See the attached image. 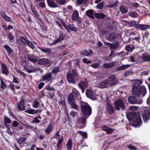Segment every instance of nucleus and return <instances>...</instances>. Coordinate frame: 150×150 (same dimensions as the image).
<instances>
[{"instance_id": "nucleus-44", "label": "nucleus", "mask_w": 150, "mask_h": 150, "mask_svg": "<svg viewBox=\"0 0 150 150\" xmlns=\"http://www.w3.org/2000/svg\"><path fill=\"white\" fill-rule=\"evenodd\" d=\"M16 70L18 74H20L21 75L23 76L24 77H25L26 76L25 74L24 73L20 70L18 68H16Z\"/></svg>"}, {"instance_id": "nucleus-49", "label": "nucleus", "mask_w": 150, "mask_h": 150, "mask_svg": "<svg viewBox=\"0 0 150 150\" xmlns=\"http://www.w3.org/2000/svg\"><path fill=\"white\" fill-rule=\"evenodd\" d=\"M137 108V107L135 106H132L129 108V109L130 111H133L136 110Z\"/></svg>"}, {"instance_id": "nucleus-13", "label": "nucleus", "mask_w": 150, "mask_h": 150, "mask_svg": "<svg viewBox=\"0 0 150 150\" xmlns=\"http://www.w3.org/2000/svg\"><path fill=\"white\" fill-rule=\"evenodd\" d=\"M42 79L44 81H49L52 79V74L50 73H47L43 76Z\"/></svg>"}, {"instance_id": "nucleus-59", "label": "nucleus", "mask_w": 150, "mask_h": 150, "mask_svg": "<svg viewBox=\"0 0 150 150\" xmlns=\"http://www.w3.org/2000/svg\"><path fill=\"white\" fill-rule=\"evenodd\" d=\"M137 24V22L135 21H131L130 23V25L132 26H133L136 25Z\"/></svg>"}, {"instance_id": "nucleus-47", "label": "nucleus", "mask_w": 150, "mask_h": 150, "mask_svg": "<svg viewBox=\"0 0 150 150\" xmlns=\"http://www.w3.org/2000/svg\"><path fill=\"white\" fill-rule=\"evenodd\" d=\"M134 48V47H131L129 45H127L125 47L126 50L127 51H131L132 50H133Z\"/></svg>"}, {"instance_id": "nucleus-10", "label": "nucleus", "mask_w": 150, "mask_h": 150, "mask_svg": "<svg viewBox=\"0 0 150 150\" xmlns=\"http://www.w3.org/2000/svg\"><path fill=\"white\" fill-rule=\"evenodd\" d=\"M106 110L107 112L109 114H111L114 113V108L111 104L106 105Z\"/></svg>"}, {"instance_id": "nucleus-12", "label": "nucleus", "mask_w": 150, "mask_h": 150, "mask_svg": "<svg viewBox=\"0 0 150 150\" xmlns=\"http://www.w3.org/2000/svg\"><path fill=\"white\" fill-rule=\"evenodd\" d=\"M66 35L64 34H63L62 33H60L59 36L58 38L55 40L52 43L53 44H55L56 43L60 42L63 40L65 38Z\"/></svg>"}, {"instance_id": "nucleus-33", "label": "nucleus", "mask_w": 150, "mask_h": 150, "mask_svg": "<svg viewBox=\"0 0 150 150\" xmlns=\"http://www.w3.org/2000/svg\"><path fill=\"white\" fill-rule=\"evenodd\" d=\"M43 52L49 53L50 52V49L48 48L42 47V48H39Z\"/></svg>"}, {"instance_id": "nucleus-24", "label": "nucleus", "mask_w": 150, "mask_h": 150, "mask_svg": "<svg viewBox=\"0 0 150 150\" xmlns=\"http://www.w3.org/2000/svg\"><path fill=\"white\" fill-rule=\"evenodd\" d=\"M86 95L88 98H91L93 96V93L92 91L87 89L86 91Z\"/></svg>"}, {"instance_id": "nucleus-5", "label": "nucleus", "mask_w": 150, "mask_h": 150, "mask_svg": "<svg viewBox=\"0 0 150 150\" xmlns=\"http://www.w3.org/2000/svg\"><path fill=\"white\" fill-rule=\"evenodd\" d=\"M126 102V100L124 98L123 99H119L116 100L114 103V106L115 109L117 110H119L120 108L123 110L125 108L124 103Z\"/></svg>"}, {"instance_id": "nucleus-54", "label": "nucleus", "mask_w": 150, "mask_h": 150, "mask_svg": "<svg viewBox=\"0 0 150 150\" xmlns=\"http://www.w3.org/2000/svg\"><path fill=\"white\" fill-rule=\"evenodd\" d=\"M21 41L24 44H26L28 41L24 38L22 37L21 38Z\"/></svg>"}, {"instance_id": "nucleus-22", "label": "nucleus", "mask_w": 150, "mask_h": 150, "mask_svg": "<svg viewBox=\"0 0 150 150\" xmlns=\"http://www.w3.org/2000/svg\"><path fill=\"white\" fill-rule=\"evenodd\" d=\"M0 14L5 20L9 22L11 21V19L9 17L7 16L3 11H0Z\"/></svg>"}, {"instance_id": "nucleus-41", "label": "nucleus", "mask_w": 150, "mask_h": 150, "mask_svg": "<svg viewBox=\"0 0 150 150\" xmlns=\"http://www.w3.org/2000/svg\"><path fill=\"white\" fill-rule=\"evenodd\" d=\"M71 30L76 31L78 30V29L73 25H69V28Z\"/></svg>"}, {"instance_id": "nucleus-4", "label": "nucleus", "mask_w": 150, "mask_h": 150, "mask_svg": "<svg viewBox=\"0 0 150 150\" xmlns=\"http://www.w3.org/2000/svg\"><path fill=\"white\" fill-rule=\"evenodd\" d=\"M82 112L84 115L88 117L91 113V110L90 106L86 103L80 102Z\"/></svg>"}, {"instance_id": "nucleus-16", "label": "nucleus", "mask_w": 150, "mask_h": 150, "mask_svg": "<svg viewBox=\"0 0 150 150\" xmlns=\"http://www.w3.org/2000/svg\"><path fill=\"white\" fill-rule=\"evenodd\" d=\"M68 101L69 104L75 102L74 96L73 93H71L69 95L68 97Z\"/></svg>"}, {"instance_id": "nucleus-48", "label": "nucleus", "mask_w": 150, "mask_h": 150, "mask_svg": "<svg viewBox=\"0 0 150 150\" xmlns=\"http://www.w3.org/2000/svg\"><path fill=\"white\" fill-rule=\"evenodd\" d=\"M104 5V3L103 2H102L100 3L99 4L97 5V8L100 9H102Z\"/></svg>"}, {"instance_id": "nucleus-61", "label": "nucleus", "mask_w": 150, "mask_h": 150, "mask_svg": "<svg viewBox=\"0 0 150 150\" xmlns=\"http://www.w3.org/2000/svg\"><path fill=\"white\" fill-rule=\"evenodd\" d=\"M8 39L11 40H13L14 38L13 36L11 33H9L8 35Z\"/></svg>"}, {"instance_id": "nucleus-23", "label": "nucleus", "mask_w": 150, "mask_h": 150, "mask_svg": "<svg viewBox=\"0 0 150 150\" xmlns=\"http://www.w3.org/2000/svg\"><path fill=\"white\" fill-rule=\"evenodd\" d=\"M86 119L83 117L80 118L78 119V122L80 124L82 125L81 127H83L86 126Z\"/></svg>"}, {"instance_id": "nucleus-2", "label": "nucleus", "mask_w": 150, "mask_h": 150, "mask_svg": "<svg viewBox=\"0 0 150 150\" xmlns=\"http://www.w3.org/2000/svg\"><path fill=\"white\" fill-rule=\"evenodd\" d=\"M127 118L132 122V125L136 127H139L142 124V120L140 114L132 112L127 115Z\"/></svg>"}, {"instance_id": "nucleus-51", "label": "nucleus", "mask_w": 150, "mask_h": 150, "mask_svg": "<svg viewBox=\"0 0 150 150\" xmlns=\"http://www.w3.org/2000/svg\"><path fill=\"white\" fill-rule=\"evenodd\" d=\"M26 44H27L29 46V47L31 48H32V49L34 48V45L32 43V42L30 41H28Z\"/></svg>"}, {"instance_id": "nucleus-11", "label": "nucleus", "mask_w": 150, "mask_h": 150, "mask_svg": "<svg viewBox=\"0 0 150 150\" xmlns=\"http://www.w3.org/2000/svg\"><path fill=\"white\" fill-rule=\"evenodd\" d=\"M150 26L149 25H143L139 24L137 25L136 26V28L138 30H141L144 31L146 29L149 28Z\"/></svg>"}, {"instance_id": "nucleus-35", "label": "nucleus", "mask_w": 150, "mask_h": 150, "mask_svg": "<svg viewBox=\"0 0 150 150\" xmlns=\"http://www.w3.org/2000/svg\"><path fill=\"white\" fill-rule=\"evenodd\" d=\"M25 112L30 114H33L37 113V111L34 109H29L25 111Z\"/></svg>"}, {"instance_id": "nucleus-25", "label": "nucleus", "mask_w": 150, "mask_h": 150, "mask_svg": "<svg viewBox=\"0 0 150 150\" xmlns=\"http://www.w3.org/2000/svg\"><path fill=\"white\" fill-rule=\"evenodd\" d=\"M2 73L6 75H7L8 73V71L6 65L5 64L1 65Z\"/></svg>"}, {"instance_id": "nucleus-32", "label": "nucleus", "mask_w": 150, "mask_h": 150, "mask_svg": "<svg viewBox=\"0 0 150 150\" xmlns=\"http://www.w3.org/2000/svg\"><path fill=\"white\" fill-rule=\"evenodd\" d=\"M72 141L71 140L69 139L67 144V149L69 150H71L72 145Z\"/></svg>"}, {"instance_id": "nucleus-19", "label": "nucleus", "mask_w": 150, "mask_h": 150, "mask_svg": "<svg viewBox=\"0 0 150 150\" xmlns=\"http://www.w3.org/2000/svg\"><path fill=\"white\" fill-rule=\"evenodd\" d=\"M103 130L106 132V133L108 134H110L113 132V129L106 126H104L103 127Z\"/></svg>"}, {"instance_id": "nucleus-27", "label": "nucleus", "mask_w": 150, "mask_h": 150, "mask_svg": "<svg viewBox=\"0 0 150 150\" xmlns=\"http://www.w3.org/2000/svg\"><path fill=\"white\" fill-rule=\"evenodd\" d=\"M94 15L95 17L99 19L103 18L105 16V15L103 13H94Z\"/></svg>"}, {"instance_id": "nucleus-21", "label": "nucleus", "mask_w": 150, "mask_h": 150, "mask_svg": "<svg viewBox=\"0 0 150 150\" xmlns=\"http://www.w3.org/2000/svg\"><path fill=\"white\" fill-rule=\"evenodd\" d=\"M48 6L51 7L56 8L57 5L54 2V0H47Z\"/></svg>"}, {"instance_id": "nucleus-50", "label": "nucleus", "mask_w": 150, "mask_h": 150, "mask_svg": "<svg viewBox=\"0 0 150 150\" xmlns=\"http://www.w3.org/2000/svg\"><path fill=\"white\" fill-rule=\"evenodd\" d=\"M116 4L114 2V3H112L107 6V7L108 8H112L115 6L116 5Z\"/></svg>"}, {"instance_id": "nucleus-18", "label": "nucleus", "mask_w": 150, "mask_h": 150, "mask_svg": "<svg viewBox=\"0 0 150 150\" xmlns=\"http://www.w3.org/2000/svg\"><path fill=\"white\" fill-rule=\"evenodd\" d=\"M67 79L69 82L70 83H74V77L71 73H69L67 74Z\"/></svg>"}, {"instance_id": "nucleus-52", "label": "nucleus", "mask_w": 150, "mask_h": 150, "mask_svg": "<svg viewBox=\"0 0 150 150\" xmlns=\"http://www.w3.org/2000/svg\"><path fill=\"white\" fill-rule=\"evenodd\" d=\"M4 122H6L7 123H9L11 122V120L8 118L6 117V116H4Z\"/></svg>"}, {"instance_id": "nucleus-45", "label": "nucleus", "mask_w": 150, "mask_h": 150, "mask_svg": "<svg viewBox=\"0 0 150 150\" xmlns=\"http://www.w3.org/2000/svg\"><path fill=\"white\" fill-rule=\"evenodd\" d=\"M1 81V88H5L6 87L7 85L3 81L2 79H0Z\"/></svg>"}, {"instance_id": "nucleus-62", "label": "nucleus", "mask_w": 150, "mask_h": 150, "mask_svg": "<svg viewBox=\"0 0 150 150\" xmlns=\"http://www.w3.org/2000/svg\"><path fill=\"white\" fill-rule=\"evenodd\" d=\"M39 6L42 8H45V4L43 1H42V2L41 3H39Z\"/></svg>"}, {"instance_id": "nucleus-9", "label": "nucleus", "mask_w": 150, "mask_h": 150, "mask_svg": "<svg viewBox=\"0 0 150 150\" xmlns=\"http://www.w3.org/2000/svg\"><path fill=\"white\" fill-rule=\"evenodd\" d=\"M72 18L73 20L77 21L78 22L80 21V18L79 16V13L77 11H75L73 13Z\"/></svg>"}, {"instance_id": "nucleus-63", "label": "nucleus", "mask_w": 150, "mask_h": 150, "mask_svg": "<svg viewBox=\"0 0 150 150\" xmlns=\"http://www.w3.org/2000/svg\"><path fill=\"white\" fill-rule=\"evenodd\" d=\"M33 106L35 108H37L38 107V100H35V101L34 103L33 104Z\"/></svg>"}, {"instance_id": "nucleus-36", "label": "nucleus", "mask_w": 150, "mask_h": 150, "mask_svg": "<svg viewBox=\"0 0 150 150\" xmlns=\"http://www.w3.org/2000/svg\"><path fill=\"white\" fill-rule=\"evenodd\" d=\"M116 35L115 34H111L109 35L108 38V40L110 41H111L114 40L116 37Z\"/></svg>"}, {"instance_id": "nucleus-17", "label": "nucleus", "mask_w": 150, "mask_h": 150, "mask_svg": "<svg viewBox=\"0 0 150 150\" xmlns=\"http://www.w3.org/2000/svg\"><path fill=\"white\" fill-rule=\"evenodd\" d=\"M28 58L30 61L33 62H36L37 61V57L34 55L28 54L27 56Z\"/></svg>"}, {"instance_id": "nucleus-64", "label": "nucleus", "mask_w": 150, "mask_h": 150, "mask_svg": "<svg viewBox=\"0 0 150 150\" xmlns=\"http://www.w3.org/2000/svg\"><path fill=\"white\" fill-rule=\"evenodd\" d=\"M63 138L62 137L58 138V143L61 144L62 142Z\"/></svg>"}, {"instance_id": "nucleus-20", "label": "nucleus", "mask_w": 150, "mask_h": 150, "mask_svg": "<svg viewBox=\"0 0 150 150\" xmlns=\"http://www.w3.org/2000/svg\"><path fill=\"white\" fill-rule=\"evenodd\" d=\"M105 44L108 46L110 48L115 49L118 47L119 45L117 44H112L109 43L105 42Z\"/></svg>"}, {"instance_id": "nucleus-14", "label": "nucleus", "mask_w": 150, "mask_h": 150, "mask_svg": "<svg viewBox=\"0 0 150 150\" xmlns=\"http://www.w3.org/2000/svg\"><path fill=\"white\" fill-rule=\"evenodd\" d=\"M40 64L45 65L49 64H50L49 60L46 58H43L42 59L38 60V64Z\"/></svg>"}, {"instance_id": "nucleus-7", "label": "nucleus", "mask_w": 150, "mask_h": 150, "mask_svg": "<svg viewBox=\"0 0 150 150\" xmlns=\"http://www.w3.org/2000/svg\"><path fill=\"white\" fill-rule=\"evenodd\" d=\"M128 101L129 103L132 104H134L136 103L141 104L142 102V101L141 100L138 101L136 97L132 96H129L128 97Z\"/></svg>"}, {"instance_id": "nucleus-1", "label": "nucleus", "mask_w": 150, "mask_h": 150, "mask_svg": "<svg viewBox=\"0 0 150 150\" xmlns=\"http://www.w3.org/2000/svg\"><path fill=\"white\" fill-rule=\"evenodd\" d=\"M142 83L141 80H137L133 83V93L134 95L137 96H144L146 92L145 87L143 86H141L140 85Z\"/></svg>"}, {"instance_id": "nucleus-43", "label": "nucleus", "mask_w": 150, "mask_h": 150, "mask_svg": "<svg viewBox=\"0 0 150 150\" xmlns=\"http://www.w3.org/2000/svg\"><path fill=\"white\" fill-rule=\"evenodd\" d=\"M70 104L71 105L72 108L77 110H78V106L75 102L71 103Z\"/></svg>"}, {"instance_id": "nucleus-58", "label": "nucleus", "mask_w": 150, "mask_h": 150, "mask_svg": "<svg viewBox=\"0 0 150 150\" xmlns=\"http://www.w3.org/2000/svg\"><path fill=\"white\" fill-rule=\"evenodd\" d=\"M77 113L76 112L72 111L70 113V115L72 117H74L76 115Z\"/></svg>"}, {"instance_id": "nucleus-37", "label": "nucleus", "mask_w": 150, "mask_h": 150, "mask_svg": "<svg viewBox=\"0 0 150 150\" xmlns=\"http://www.w3.org/2000/svg\"><path fill=\"white\" fill-rule=\"evenodd\" d=\"M59 70V69L58 67H55L52 70V73L54 74H56L57 73Z\"/></svg>"}, {"instance_id": "nucleus-26", "label": "nucleus", "mask_w": 150, "mask_h": 150, "mask_svg": "<svg viewBox=\"0 0 150 150\" xmlns=\"http://www.w3.org/2000/svg\"><path fill=\"white\" fill-rule=\"evenodd\" d=\"M142 60L146 62L150 61V55L145 54L142 56Z\"/></svg>"}, {"instance_id": "nucleus-40", "label": "nucleus", "mask_w": 150, "mask_h": 150, "mask_svg": "<svg viewBox=\"0 0 150 150\" xmlns=\"http://www.w3.org/2000/svg\"><path fill=\"white\" fill-rule=\"evenodd\" d=\"M129 16L132 18H135L137 16V13L134 12H132L129 13Z\"/></svg>"}, {"instance_id": "nucleus-34", "label": "nucleus", "mask_w": 150, "mask_h": 150, "mask_svg": "<svg viewBox=\"0 0 150 150\" xmlns=\"http://www.w3.org/2000/svg\"><path fill=\"white\" fill-rule=\"evenodd\" d=\"M4 47L7 50L9 54H11L12 53L13 50L9 46L7 45H5L4 46Z\"/></svg>"}, {"instance_id": "nucleus-3", "label": "nucleus", "mask_w": 150, "mask_h": 150, "mask_svg": "<svg viewBox=\"0 0 150 150\" xmlns=\"http://www.w3.org/2000/svg\"><path fill=\"white\" fill-rule=\"evenodd\" d=\"M117 82L115 76L114 75L109 76L108 79L101 81L98 84V87L103 88L109 86L112 87L115 85Z\"/></svg>"}, {"instance_id": "nucleus-30", "label": "nucleus", "mask_w": 150, "mask_h": 150, "mask_svg": "<svg viewBox=\"0 0 150 150\" xmlns=\"http://www.w3.org/2000/svg\"><path fill=\"white\" fill-rule=\"evenodd\" d=\"M114 65V62L106 63L104 64V67L106 68H110L112 67Z\"/></svg>"}, {"instance_id": "nucleus-15", "label": "nucleus", "mask_w": 150, "mask_h": 150, "mask_svg": "<svg viewBox=\"0 0 150 150\" xmlns=\"http://www.w3.org/2000/svg\"><path fill=\"white\" fill-rule=\"evenodd\" d=\"M93 54V52L91 50H90L89 52H88L85 50H83L80 52L81 54L83 56H91Z\"/></svg>"}, {"instance_id": "nucleus-28", "label": "nucleus", "mask_w": 150, "mask_h": 150, "mask_svg": "<svg viewBox=\"0 0 150 150\" xmlns=\"http://www.w3.org/2000/svg\"><path fill=\"white\" fill-rule=\"evenodd\" d=\"M87 15L90 18H94L93 12L92 10H89L87 11L86 13Z\"/></svg>"}, {"instance_id": "nucleus-39", "label": "nucleus", "mask_w": 150, "mask_h": 150, "mask_svg": "<svg viewBox=\"0 0 150 150\" xmlns=\"http://www.w3.org/2000/svg\"><path fill=\"white\" fill-rule=\"evenodd\" d=\"M56 2L61 5H63L66 3V0H55Z\"/></svg>"}, {"instance_id": "nucleus-56", "label": "nucleus", "mask_w": 150, "mask_h": 150, "mask_svg": "<svg viewBox=\"0 0 150 150\" xmlns=\"http://www.w3.org/2000/svg\"><path fill=\"white\" fill-rule=\"evenodd\" d=\"M130 65L129 64L123 65L122 66L123 70L129 67Z\"/></svg>"}, {"instance_id": "nucleus-42", "label": "nucleus", "mask_w": 150, "mask_h": 150, "mask_svg": "<svg viewBox=\"0 0 150 150\" xmlns=\"http://www.w3.org/2000/svg\"><path fill=\"white\" fill-rule=\"evenodd\" d=\"M90 66L95 69L98 68L100 67L99 64L98 63H92L91 64Z\"/></svg>"}, {"instance_id": "nucleus-31", "label": "nucleus", "mask_w": 150, "mask_h": 150, "mask_svg": "<svg viewBox=\"0 0 150 150\" xmlns=\"http://www.w3.org/2000/svg\"><path fill=\"white\" fill-rule=\"evenodd\" d=\"M52 125L50 124L48 125L47 129H45V132L47 134L50 133L51 131L52 130Z\"/></svg>"}, {"instance_id": "nucleus-53", "label": "nucleus", "mask_w": 150, "mask_h": 150, "mask_svg": "<svg viewBox=\"0 0 150 150\" xmlns=\"http://www.w3.org/2000/svg\"><path fill=\"white\" fill-rule=\"evenodd\" d=\"M25 138H22L19 139L18 141V142L19 144H21L23 142L25 141Z\"/></svg>"}, {"instance_id": "nucleus-6", "label": "nucleus", "mask_w": 150, "mask_h": 150, "mask_svg": "<svg viewBox=\"0 0 150 150\" xmlns=\"http://www.w3.org/2000/svg\"><path fill=\"white\" fill-rule=\"evenodd\" d=\"M142 117L145 123L148 122L150 119V108H146L144 109L143 112Z\"/></svg>"}, {"instance_id": "nucleus-8", "label": "nucleus", "mask_w": 150, "mask_h": 150, "mask_svg": "<svg viewBox=\"0 0 150 150\" xmlns=\"http://www.w3.org/2000/svg\"><path fill=\"white\" fill-rule=\"evenodd\" d=\"M78 86L82 90V93H83L84 89L87 86L88 83L86 81H81L78 84Z\"/></svg>"}, {"instance_id": "nucleus-57", "label": "nucleus", "mask_w": 150, "mask_h": 150, "mask_svg": "<svg viewBox=\"0 0 150 150\" xmlns=\"http://www.w3.org/2000/svg\"><path fill=\"white\" fill-rule=\"evenodd\" d=\"M18 110H22L24 108V107L23 105H21L20 104H18Z\"/></svg>"}, {"instance_id": "nucleus-38", "label": "nucleus", "mask_w": 150, "mask_h": 150, "mask_svg": "<svg viewBox=\"0 0 150 150\" xmlns=\"http://www.w3.org/2000/svg\"><path fill=\"white\" fill-rule=\"evenodd\" d=\"M127 146L128 149L130 150H136L137 149L132 144L127 145Z\"/></svg>"}, {"instance_id": "nucleus-60", "label": "nucleus", "mask_w": 150, "mask_h": 150, "mask_svg": "<svg viewBox=\"0 0 150 150\" xmlns=\"http://www.w3.org/2000/svg\"><path fill=\"white\" fill-rule=\"evenodd\" d=\"M72 73L73 75L74 76H78V73L76 69H73L72 71Z\"/></svg>"}, {"instance_id": "nucleus-46", "label": "nucleus", "mask_w": 150, "mask_h": 150, "mask_svg": "<svg viewBox=\"0 0 150 150\" xmlns=\"http://www.w3.org/2000/svg\"><path fill=\"white\" fill-rule=\"evenodd\" d=\"M78 132L83 136L84 138H86L87 137V134L86 132H83L81 131H79Z\"/></svg>"}, {"instance_id": "nucleus-55", "label": "nucleus", "mask_w": 150, "mask_h": 150, "mask_svg": "<svg viewBox=\"0 0 150 150\" xmlns=\"http://www.w3.org/2000/svg\"><path fill=\"white\" fill-rule=\"evenodd\" d=\"M19 125V123L16 121H14L12 124V126L13 127H16Z\"/></svg>"}, {"instance_id": "nucleus-29", "label": "nucleus", "mask_w": 150, "mask_h": 150, "mask_svg": "<svg viewBox=\"0 0 150 150\" xmlns=\"http://www.w3.org/2000/svg\"><path fill=\"white\" fill-rule=\"evenodd\" d=\"M120 11L122 13H126L128 11L127 9L125 6H122L119 8Z\"/></svg>"}]
</instances>
